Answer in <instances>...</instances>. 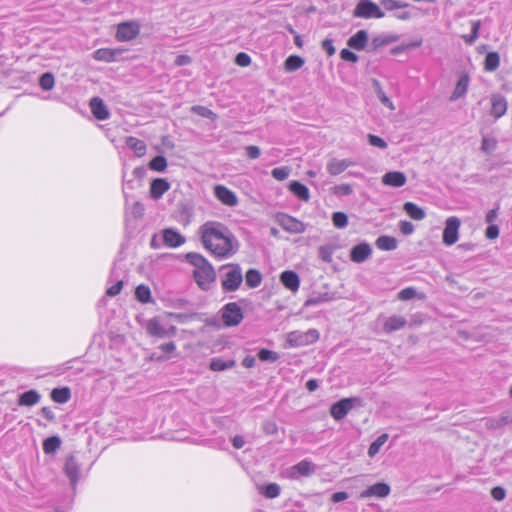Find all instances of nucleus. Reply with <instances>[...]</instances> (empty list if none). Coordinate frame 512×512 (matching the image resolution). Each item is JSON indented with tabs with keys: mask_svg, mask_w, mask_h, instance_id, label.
Segmentation results:
<instances>
[{
	"mask_svg": "<svg viewBox=\"0 0 512 512\" xmlns=\"http://www.w3.org/2000/svg\"><path fill=\"white\" fill-rule=\"evenodd\" d=\"M198 234L203 247L218 259H228L239 249L237 238L224 223L206 221Z\"/></svg>",
	"mask_w": 512,
	"mask_h": 512,
	"instance_id": "nucleus-1",
	"label": "nucleus"
},
{
	"mask_svg": "<svg viewBox=\"0 0 512 512\" xmlns=\"http://www.w3.org/2000/svg\"><path fill=\"white\" fill-rule=\"evenodd\" d=\"M187 261L194 266L193 277L202 290H209L216 279V273L211 263L201 254L191 252L186 255Z\"/></svg>",
	"mask_w": 512,
	"mask_h": 512,
	"instance_id": "nucleus-2",
	"label": "nucleus"
},
{
	"mask_svg": "<svg viewBox=\"0 0 512 512\" xmlns=\"http://www.w3.org/2000/svg\"><path fill=\"white\" fill-rule=\"evenodd\" d=\"M226 271L221 279V287L224 292H235L243 282V275L240 265L227 264L221 267Z\"/></svg>",
	"mask_w": 512,
	"mask_h": 512,
	"instance_id": "nucleus-3",
	"label": "nucleus"
},
{
	"mask_svg": "<svg viewBox=\"0 0 512 512\" xmlns=\"http://www.w3.org/2000/svg\"><path fill=\"white\" fill-rule=\"evenodd\" d=\"M353 16L363 19H380L383 18L385 14L372 0H359L354 8Z\"/></svg>",
	"mask_w": 512,
	"mask_h": 512,
	"instance_id": "nucleus-4",
	"label": "nucleus"
},
{
	"mask_svg": "<svg viewBox=\"0 0 512 512\" xmlns=\"http://www.w3.org/2000/svg\"><path fill=\"white\" fill-rule=\"evenodd\" d=\"M222 320L225 326H236L243 320V312L241 307L236 302H230L222 308Z\"/></svg>",
	"mask_w": 512,
	"mask_h": 512,
	"instance_id": "nucleus-5",
	"label": "nucleus"
},
{
	"mask_svg": "<svg viewBox=\"0 0 512 512\" xmlns=\"http://www.w3.org/2000/svg\"><path fill=\"white\" fill-rule=\"evenodd\" d=\"M460 224L461 222L456 216H451L446 219L442 235V240L445 245L451 246L458 241Z\"/></svg>",
	"mask_w": 512,
	"mask_h": 512,
	"instance_id": "nucleus-6",
	"label": "nucleus"
},
{
	"mask_svg": "<svg viewBox=\"0 0 512 512\" xmlns=\"http://www.w3.org/2000/svg\"><path fill=\"white\" fill-rule=\"evenodd\" d=\"M319 339V332L310 329L305 333L294 331L288 334V343L292 347L304 346L316 342Z\"/></svg>",
	"mask_w": 512,
	"mask_h": 512,
	"instance_id": "nucleus-7",
	"label": "nucleus"
},
{
	"mask_svg": "<svg viewBox=\"0 0 512 512\" xmlns=\"http://www.w3.org/2000/svg\"><path fill=\"white\" fill-rule=\"evenodd\" d=\"M64 472L68 477L72 488L75 489L80 478V463L74 455H70L66 458Z\"/></svg>",
	"mask_w": 512,
	"mask_h": 512,
	"instance_id": "nucleus-8",
	"label": "nucleus"
},
{
	"mask_svg": "<svg viewBox=\"0 0 512 512\" xmlns=\"http://www.w3.org/2000/svg\"><path fill=\"white\" fill-rule=\"evenodd\" d=\"M355 401V398H343L332 404L330 408L331 416L337 421L343 419L352 410Z\"/></svg>",
	"mask_w": 512,
	"mask_h": 512,
	"instance_id": "nucleus-9",
	"label": "nucleus"
},
{
	"mask_svg": "<svg viewBox=\"0 0 512 512\" xmlns=\"http://www.w3.org/2000/svg\"><path fill=\"white\" fill-rule=\"evenodd\" d=\"M278 223L285 231L290 233L299 234L305 231L303 222L287 214H280L278 216Z\"/></svg>",
	"mask_w": 512,
	"mask_h": 512,
	"instance_id": "nucleus-10",
	"label": "nucleus"
},
{
	"mask_svg": "<svg viewBox=\"0 0 512 512\" xmlns=\"http://www.w3.org/2000/svg\"><path fill=\"white\" fill-rule=\"evenodd\" d=\"M139 34V26L134 22H124L118 25L116 38L119 41H130Z\"/></svg>",
	"mask_w": 512,
	"mask_h": 512,
	"instance_id": "nucleus-11",
	"label": "nucleus"
},
{
	"mask_svg": "<svg viewBox=\"0 0 512 512\" xmlns=\"http://www.w3.org/2000/svg\"><path fill=\"white\" fill-rule=\"evenodd\" d=\"M214 194L216 198L226 206H236L238 204V198L236 194L223 185H216L214 187Z\"/></svg>",
	"mask_w": 512,
	"mask_h": 512,
	"instance_id": "nucleus-12",
	"label": "nucleus"
},
{
	"mask_svg": "<svg viewBox=\"0 0 512 512\" xmlns=\"http://www.w3.org/2000/svg\"><path fill=\"white\" fill-rule=\"evenodd\" d=\"M508 104L505 97L501 94H493L491 96V111L490 114L499 119L507 112Z\"/></svg>",
	"mask_w": 512,
	"mask_h": 512,
	"instance_id": "nucleus-13",
	"label": "nucleus"
},
{
	"mask_svg": "<svg viewBox=\"0 0 512 512\" xmlns=\"http://www.w3.org/2000/svg\"><path fill=\"white\" fill-rule=\"evenodd\" d=\"M162 237L164 245L170 248H177L185 243V237L172 228L164 229Z\"/></svg>",
	"mask_w": 512,
	"mask_h": 512,
	"instance_id": "nucleus-14",
	"label": "nucleus"
},
{
	"mask_svg": "<svg viewBox=\"0 0 512 512\" xmlns=\"http://www.w3.org/2000/svg\"><path fill=\"white\" fill-rule=\"evenodd\" d=\"M93 116L98 120H107L110 117V112L100 97H93L89 103Z\"/></svg>",
	"mask_w": 512,
	"mask_h": 512,
	"instance_id": "nucleus-15",
	"label": "nucleus"
},
{
	"mask_svg": "<svg viewBox=\"0 0 512 512\" xmlns=\"http://www.w3.org/2000/svg\"><path fill=\"white\" fill-rule=\"evenodd\" d=\"M372 254V249L368 243H360L354 246L350 251V259L354 263H363Z\"/></svg>",
	"mask_w": 512,
	"mask_h": 512,
	"instance_id": "nucleus-16",
	"label": "nucleus"
},
{
	"mask_svg": "<svg viewBox=\"0 0 512 512\" xmlns=\"http://www.w3.org/2000/svg\"><path fill=\"white\" fill-rule=\"evenodd\" d=\"M390 493V487L386 483H376L374 485H371L367 489L361 492L360 497L361 498H369L372 496L378 497V498H384L388 496Z\"/></svg>",
	"mask_w": 512,
	"mask_h": 512,
	"instance_id": "nucleus-17",
	"label": "nucleus"
},
{
	"mask_svg": "<svg viewBox=\"0 0 512 512\" xmlns=\"http://www.w3.org/2000/svg\"><path fill=\"white\" fill-rule=\"evenodd\" d=\"M355 165L350 159H337L332 158L326 166L328 173L332 176H336L344 172L348 167Z\"/></svg>",
	"mask_w": 512,
	"mask_h": 512,
	"instance_id": "nucleus-18",
	"label": "nucleus"
},
{
	"mask_svg": "<svg viewBox=\"0 0 512 512\" xmlns=\"http://www.w3.org/2000/svg\"><path fill=\"white\" fill-rule=\"evenodd\" d=\"M407 178L403 172L391 171L387 172L382 177V183L391 187H402L406 184Z\"/></svg>",
	"mask_w": 512,
	"mask_h": 512,
	"instance_id": "nucleus-19",
	"label": "nucleus"
},
{
	"mask_svg": "<svg viewBox=\"0 0 512 512\" xmlns=\"http://www.w3.org/2000/svg\"><path fill=\"white\" fill-rule=\"evenodd\" d=\"M170 189V183L163 178L154 179L150 184V196L154 200L160 199Z\"/></svg>",
	"mask_w": 512,
	"mask_h": 512,
	"instance_id": "nucleus-20",
	"label": "nucleus"
},
{
	"mask_svg": "<svg viewBox=\"0 0 512 512\" xmlns=\"http://www.w3.org/2000/svg\"><path fill=\"white\" fill-rule=\"evenodd\" d=\"M280 281L283 286L292 292H296L300 286V279L296 272L287 270L281 273Z\"/></svg>",
	"mask_w": 512,
	"mask_h": 512,
	"instance_id": "nucleus-21",
	"label": "nucleus"
},
{
	"mask_svg": "<svg viewBox=\"0 0 512 512\" xmlns=\"http://www.w3.org/2000/svg\"><path fill=\"white\" fill-rule=\"evenodd\" d=\"M406 324L407 320L403 316L393 315L385 320L383 330L386 333H392L404 328Z\"/></svg>",
	"mask_w": 512,
	"mask_h": 512,
	"instance_id": "nucleus-22",
	"label": "nucleus"
},
{
	"mask_svg": "<svg viewBox=\"0 0 512 512\" xmlns=\"http://www.w3.org/2000/svg\"><path fill=\"white\" fill-rule=\"evenodd\" d=\"M368 41V33L365 30L357 31L353 36L348 39V46L355 50H363Z\"/></svg>",
	"mask_w": 512,
	"mask_h": 512,
	"instance_id": "nucleus-23",
	"label": "nucleus"
},
{
	"mask_svg": "<svg viewBox=\"0 0 512 512\" xmlns=\"http://www.w3.org/2000/svg\"><path fill=\"white\" fill-rule=\"evenodd\" d=\"M469 76L467 74H463L458 82L456 83V86L454 88V91L452 92L450 96V101H456L457 99L463 97L468 90L469 86Z\"/></svg>",
	"mask_w": 512,
	"mask_h": 512,
	"instance_id": "nucleus-24",
	"label": "nucleus"
},
{
	"mask_svg": "<svg viewBox=\"0 0 512 512\" xmlns=\"http://www.w3.org/2000/svg\"><path fill=\"white\" fill-rule=\"evenodd\" d=\"M403 210L407 213V215L410 218L416 221H421L426 217V212L424 211V209H422L413 202L404 203Z\"/></svg>",
	"mask_w": 512,
	"mask_h": 512,
	"instance_id": "nucleus-25",
	"label": "nucleus"
},
{
	"mask_svg": "<svg viewBox=\"0 0 512 512\" xmlns=\"http://www.w3.org/2000/svg\"><path fill=\"white\" fill-rule=\"evenodd\" d=\"M41 395L36 390H28L19 396L18 404L20 406L31 407L40 401Z\"/></svg>",
	"mask_w": 512,
	"mask_h": 512,
	"instance_id": "nucleus-26",
	"label": "nucleus"
},
{
	"mask_svg": "<svg viewBox=\"0 0 512 512\" xmlns=\"http://www.w3.org/2000/svg\"><path fill=\"white\" fill-rule=\"evenodd\" d=\"M376 246L382 251H392L397 248L398 242L396 238L388 235L379 236L376 240Z\"/></svg>",
	"mask_w": 512,
	"mask_h": 512,
	"instance_id": "nucleus-27",
	"label": "nucleus"
},
{
	"mask_svg": "<svg viewBox=\"0 0 512 512\" xmlns=\"http://www.w3.org/2000/svg\"><path fill=\"white\" fill-rule=\"evenodd\" d=\"M289 190L302 201H308L310 198L308 188L298 181H292L289 184Z\"/></svg>",
	"mask_w": 512,
	"mask_h": 512,
	"instance_id": "nucleus-28",
	"label": "nucleus"
},
{
	"mask_svg": "<svg viewBox=\"0 0 512 512\" xmlns=\"http://www.w3.org/2000/svg\"><path fill=\"white\" fill-rule=\"evenodd\" d=\"M126 145L128 148L133 150L138 157H141L146 153V144L144 143V141L136 137H127Z\"/></svg>",
	"mask_w": 512,
	"mask_h": 512,
	"instance_id": "nucleus-29",
	"label": "nucleus"
},
{
	"mask_svg": "<svg viewBox=\"0 0 512 512\" xmlns=\"http://www.w3.org/2000/svg\"><path fill=\"white\" fill-rule=\"evenodd\" d=\"M262 282V274L257 269H249L245 274V284L248 288H257Z\"/></svg>",
	"mask_w": 512,
	"mask_h": 512,
	"instance_id": "nucleus-30",
	"label": "nucleus"
},
{
	"mask_svg": "<svg viewBox=\"0 0 512 512\" xmlns=\"http://www.w3.org/2000/svg\"><path fill=\"white\" fill-rule=\"evenodd\" d=\"M71 398V391L68 387L54 388L51 391V399L60 404H64Z\"/></svg>",
	"mask_w": 512,
	"mask_h": 512,
	"instance_id": "nucleus-31",
	"label": "nucleus"
},
{
	"mask_svg": "<svg viewBox=\"0 0 512 512\" xmlns=\"http://www.w3.org/2000/svg\"><path fill=\"white\" fill-rule=\"evenodd\" d=\"M147 331L150 335L159 338L167 337V330L157 319L149 320L147 324Z\"/></svg>",
	"mask_w": 512,
	"mask_h": 512,
	"instance_id": "nucleus-32",
	"label": "nucleus"
},
{
	"mask_svg": "<svg viewBox=\"0 0 512 512\" xmlns=\"http://www.w3.org/2000/svg\"><path fill=\"white\" fill-rule=\"evenodd\" d=\"M117 52L110 48H100L93 53V58L97 61L113 62L116 59Z\"/></svg>",
	"mask_w": 512,
	"mask_h": 512,
	"instance_id": "nucleus-33",
	"label": "nucleus"
},
{
	"mask_svg": "<svg viewBox=\"0 0 512 512\" xmlns=\"http://www.w3.org/2000/svg\"><path fill=\"white\" fill-rule=\"evenodd\" d=\"M292 471L301 476H309L314 473L315 465L308 460H302L292 467Z\"/></svg>",
	"mask_w": 512,
	"mask_h": 512,
	"instance_id": "nucleus-34",
	"label": "nucleus"
},
{
	"mask_svg": "<svg viewBox=\"0 0 512 512\" xmlns=\"http://www.w3.org/2000/svg\"><path fill=\"white\" fill-rule=\"evenodd\" d=\"M397 297L402 301H408L414 298L423 300L425 299V294L418 292L414 287H406L398 293Z\"/></svg>",
	"mask_w": 512,
	"mask_h": 512,
	"instance_id": "nucleus-35",
	"label": "nucleus"
},
{
	"mask_svg": "<svg viewBox=\"0 0 512 512\" xmlns=\"http://www.w3.org/2000/svg\"><path fill=\"white\" fill-rule=\"evenodd\" d=\"M235 365L234 360H223L222 358H212L209 364V368L212 371H224L232 368Z\"/></svg>",
	"mask_w": 512,
	"mask_h": 512,
	"instance_id": "nucleus-36",
	"label": "nucleus"
},
{
	"mask_svg": "<svg viewBox=\"0 0 512 512\" xmlns=\"http://www.w3.org/2000/svg\"><path fill=\"white\" fill-rule=\"evenodd\" d=\"M281 488L277 483H269L259 487V493L268 499H274L280 495Z\"/></svg>",
	"mask_w": 512,
	"mask_h": 512,
	"instance_id": "nucleus-37",
	"label": "nucleus"
},
{
	"mask_svg": "<svg viewBox=\"0 0 512 512\" xmlns=\"http://www.w3.org/2000/svg\"><path fill=\"white\" fill-rule=\"evenodd\" d=\"M61 446V439L58 436H51L43 441V451L46 454L55 453Z\"/></svg>",
	"mask_w": 512,
	"mask_h": 512,
	"instance_id": "nucleus-38",
	"label": "nucleus"
},
{
	"mask_svg": "<svg viewBox=\"0 0 512 512\" xmlns=\"http://www.w3.org/2000/svg\"><path fill=\"white\" fill-rule=\"evenodd\" d=\"M304 65V60L298 55H290L284 62V68L287 72H294Z\"/></svg>",
	"mask_w": 512,
	"mask_h": 512,
	"instance_id": "nucleus-39",
	"label": "nucleus"
},
{
	"mask_svg": "<svg viewBox=\"0 0 512 512\" xmlns=\"http://www.w3.org/2000/svg\"><path fill=\"white\" fill-rule=\"evenodd\" d=\"M500 65V57L497 52L487 53L484 61V68L486 71L493 72Z\"/></svg>",
	"mask_w": 512,
	"mask_h": 512,
	"instance_id": "nucleus-40",
	"label": "nucleus"
},
{
	"mask_svg": "<svg viewBox=\"0 0 512 512\" xmlns=\"http://www.w3.org/2000/svg\"><path fill=\"white\" fill-rule=\"evenodd\" d=\"M480 27V20H475L471 22V34L462 36V38L467 44L472 45L478 39Z\"/></svg>",
	"mask_w": 512,
	"mask_h": 512,
	"instance_id": "nucleus-41",
	"label": "nucleus"
},
{
	"mask_svg": "<svg viewBox=\"0 0 512 512\" xmlns=\"http://www.w3.org/2000/svg\"><path fill=\"white\" fill-rule=\"evenodd\" d=\"M387 440V434H381L380 436H378L377 439L370 444L368 448V455L370 457H374L379 452L380 448L386 443Z\"/></svg>",
	"mask_w": 512,
	"mask_h": 512,
	"instance_id": "nucleus-42",
	"label": "nucleus"
},
{
	"mask_svg": "<svg viewBox=\"0 0 512 512\" xmlns=\"http://www.w3.org/2000/svg\"><path fill=\"white\" fill-rule=\"evenodd\" d=\"M381 6L387 11H396L399 9H404L409 7L408 3L399 1V0H381Z\"/></svg>",
	"mask_w": 512,
	"mask_h": 512,
	"instance_id": "nucleus-43",
	"label": "nucleus"
},
{
	"mask_svg": "<svg viewBox=\"0 0 512 512\" xmlns=\"http://www.w3.org/2000/svg\"><path fill=\"white\" fill-rule=\"evenodd\" d=\"M135 296L141 303H148L151 300V291L146 285H139L136 287Z\"/></svg>",
	"mask_w": 512,
	"mask_h": 512,
	"instance_id": "nucleus-44",
	"label": "nucleus"
},
{
	"mask_svg": "<svg viewBox=\"0 0 512 512\" xmlns=\"http://www.w3.org/2000/svg\"><path fill=\"white\" fill-rule=\"evenodd\" d=\"M39 85L45 91L51 90L55 85L54 75L50 72L42 74L39 79Z\"/></svg>",
	"mask_w": 512,
	"mask_h": 512,
	"instance_id": "nucleus-45",
	"label": "nucleus"
},
{
	"mask_svg": "<svg viewBox=\"0 0 512 512\" xmlns=\"http://www.w3.org/2000/svg\"><path fill=\"white\" fill-rule=\"evenodd\" d=\"M149 167L154 171L163 172L167 167V160L164 156L158 155L150 161Z\"/></svg>",
	"mask_w": 512,
	"mask_h": 512,
	"instance_id": "nucleus-46",
	"label": "nucleus"
},
{
	"mask_svg": "<svg viewBox=\"0 0 512 512\" xmlns=\"http://www.w3.org/2000/svg\"><path fill=\"white\" fill-rule=\"evenodd\" d=\"M332 222L336 228L343 229L348 225V217L344 212H334Z\"/></svg>",
	"mask_w": 512,
	"mask_h": 512,
	"instance_id": "nucleus-47",
	"label": "nucleus"
},
{
	"mask_svg": "<svg viewBox=\"0 0 512 512\" xmlns=\"http://www.w3.org/2000/svg\"><path fill=\"white\" fill-rule=\"evenodd\" d=\"M257 356L259 360L263 362H275L279 359V354L277 352L268 349L259 350Z\"/></svg>",
	"mask_w": 512,
	"mask_h": 512,
	"instance_id": "nucleus-48",
	"label": "nucleus"
},
{
	"mask_svg": "<svg viewBox=\"0 0 512 512\" xmlns=\"http://www.w3.org/2000/svg\"><path fill=\"white\" fill-rule=\"evenodd\" d=\"M291 169L287 166L274 168L271 172L273 178L278 181L287 179L290 175Z\"/></svg>",
	"mask_w": 512,
	"mask_h": 512,
	"instance_id": "nucleus-49",
	"label": "nucleus"
},
{
	"mask_svg": "<svg viewBox=\"0 0 512 512\" xmlns=\"http://www.w3.org/2000/svg\"><path fill=\"white\" fill-rule=\"evenodd\" d=\"M378 88L376 90V94H377V97L378 99L380 100V102L386 106L387 108H389L390 110H394L395 109V106L393 104V102L390 100V98L383 92V90L381 89V87L379 86L378 83H376Z\"/></svg>",
	"mask_w": 512,
	"mask_h": 512,
	"instance_id": "nucleus-50",
	"label": "nucleus"
},
{
	"mask_svg": "<svg viewBox=\"0 0 512 512\" xmlns=\"http://www.w3.org/2000/svg\"><path fill=\"white\" fill-rule=\"evenodd\" d=\"M368 142L370 145L378 147L380 149H386L387 143L384 139L379 136L368 134Z\"/></svg>",
	"mask_w": 512,
	"mask_h": 512,
	"instance_id": "nucleus-51",
	"label": "nucleus"
},
{
	"mask_svg": "<svg viewBox=\"0 0 512 512\" xmlns=\"http://www.w3.org/2000/svg\"><path fill=\"white\" fill-rule=\"evenodd\" d=\"M352 192L353 188L350 184H340L334 187V193L338 196H348Z\"/></svg>",
	"mask_w": 512,
	"mask_h": 512,
	"instance_id": "nucleus-52",
	"label": "nucleus"
},
{
	"mask_svg": "<svg viewBox=\"0 0 512 512\" xmlns=\"http://www.w3.org/2000/svg\"><path fill=\"white\" fill-rule=\"evenodd\" d=\"M235 62L241 67H246L251 63V57L244 52H240L236 55Z\"/></svg>",
	"mask_w": 512,
	"mask_h": 512,
	"instance_id": "nucleus-53",
	"label": "nucleus"
},
{
	"mask_svg": "<svg viewBox=\"0 0 512 512\" xmlns=\"http://www.w3.org/2000/svg\"><path fill=\"white\" fill-rule=\"evenodd\" d=\"M122 287H123V281L118 280L114 285L107 288L106 295L109 297H114L121 292Z\"/></svg>",
	"mask_w": 512,
	"mask_h": 512,
	"instance_id": "nucleus-54",
	"label": "nucleus"
},
{
	"mask_svg": "<svg viewBox=\"0 0 512 512\" xmlns=\"http://www.w3.org/2000/svg\"><path fill=\"white\" fill-rule=\"evenodd\" d=\"M399 229L402 234L410 235L414 232V225L409 221L401 220L399 222Z\"/></svg>",
	"mask_w": 512,
	"mask_h": 512,
	"instance_id": "nucleus-55",
	"label": "nucleus"
},
{
	"mask_svg": "<svg viewBox=\"0 0 512 512\" xmlns=\"http://www.w3.org/2000/svg\"><path fill=\"white\" fill-rule=\"evenodd\" d=\"M341 59L355 63L358 61V56L349 49H342L340 52Z\"/></svg>",
	"mask_w": 512,
	"mask_h": 512,
	"instance_id": "nucleus-56",
	"label": "nucleus"
},
{
	"mask_svg": "<svg viewBox=\"0 0 512 512\" xmlns=\"http://www.w3.org/2000/svg\"><path fill=\"white\" fill-rule=\"evenodd\" d=\"M485 236L488 239H496L499 236V227L495 224H491L486 228Z\"/></svg>",
	"mask_w": 512,
	"mask_h": 512,
	"instance_id": "nucleus-57",
	"label": "nucleus"
},
{
	"mask_svg": "<svg viewBox=\"0 0 512 512\" xmlns=\"http://www.w3.org/2000/svg\"><path fill=\"white\" fill-rule=\"evenodd\" d=\"M245 150L247 157L250 159H257L261 154L259 147L254 145L247 146Z\"/></svg>",
	"mask_w": 512,
	"mask_h": 512,
	"instance_id": "nucleus-58",
	"label": "nucleus"
},
{
	"mask_svg": "<svg viewBox=\"0 0 512 512\" xmlns=\"http://www.w3.org/2000/svg\"><path fill=\"white\" fill-rule=\"evenodd\" d=\"M322 49L327 53L328 56L334 55L336 51L331 39H325L322 42Z\"/></svg>",
	"mask_w": 512,
	"mask_h": 512,
	"instance_id": "nucleus-59",
	"label": "nucleus"
},
{
	"mask_svg": "<svg viewBox=\"0 0 512 512\" xmlns=\"http://www.w3.org/2000/svg\"><path fill=\"white\" fill-rule=\"evenodd\" d=\"M394 39L392 38H389V37H383V36H378V37H375L373 40H372V44L374 46V48H378L380 46H384V45H387L389 44L390 42H392Z\"/></svg>",
	"mask_w": 512,
	"mask_h": 512,
	"instance_id": "nucleus-60",
	"label": "nucleus"
},
{
	"mask_svg": "<svg viewBox=\"0 0 512 512\" xmlns=\"http://www.w3.org/2000/svg\"><path fill=\"white\" fill-rule=\"evenodd\" d=\"M491 496L497 500V501H501L505 498L506 496V492L505 490L502 488V487H494L492 490H491Z\"/></svg>",
	"mask_w": 512,
	"mask_h": 512,
	"instance_id": "nucleus-61",
	"label": "nucleus"
},
{
	"mask_svg": "<svg viewBox=\"0 0 512 512\" xmlns=\"http://www.w3.org/2000/svg\"><path fill=\"white\" fill-rule=\"evenodd\" d=\"M191 63V57L188 55H178L175 59L177 66H185Z\"/></svg>",
	"mask_w": 512,
	"mask_h": 512,
	"instance_id": "nucleus-62",
	"label": "nucleus"
},
{
	"mask_svg": "<svg viewBox=\"0 0 512 512\" xmlns=\"http://www.w3.org/2000/svg\"><path fill=\"white\" fill-rule=\"evenodd\" d=\"M348 498V493L347 492H344V491H341V492H336L332 495V498L331 500L334 502V503H338V502H342L344 500H346Z\"/></svg>",
	"mask_w": 512,
	"mask_h": 512,
	"instance_id": "nucleus-63",
	"label": "nucleus"
},
{
	"mask_svg": "<svg viewBox=\"0 0 512 512\" xmlns=\"http://www.w3.org/2000/svg\"><path fill=\"white\" fill-rule=\"evenodd\" d=\"M245 444V440L242 436L236 435L232 439V445L235 449H241Z\"/></svg>",
	"mask_w": 512,
	"mask_h": 512,
	"instance_id": "nucleus-64",
	"label": "nucleus"
}]
</instances>
